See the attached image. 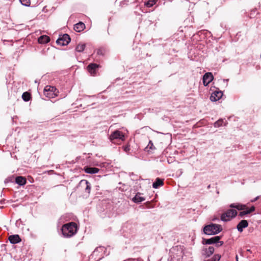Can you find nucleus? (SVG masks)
<instances>
[{
	"mask_svg": "<svg viewBox=\"0 0 261 261\" xmlns=\"http://www.w3.org/2000/svg\"><path fill=\"white\" fill-rule=\"evenodd\" d=\"M77 227L75 223L70 222L63 225L61 231L63 235L65 237H70L73 236L77 231Z\"/></svg>",
	"mask_w": 261,
	"mask_h": 261,
	"instance_id": "f257e3e1",
	"label": "nucleus"
},
{
	"mask_svg": "<svg viewBox=\"0 0 261 261\" xmlns=\"http://www.w3.org/2000/svg\"><path fill=\"white\" fill-rule=\"evenodd\" d=\"M222 230V228L220 225L216 224H211L205 225L203 228V232L207 235L216 234Z\"/></svg>",
	"mask_w": 261,
	"mask_h": 261,
	"instance_id": "f03ea898",
	"label": "nucleus"
},
{
	"mask_svg": "<svg viewBox=\"0 0 261 261\" xmlns=\"http://www.w3.org/2000/svg\"><path fill=\"white\" fill-rule=\"evenodd\" d=\"M58 90L54 86L47 85L44 89V94L48 98H53L58 95Z\"/></svg>",
	"mask_w": 261,
	"mask_h": 261,
	"instance_id": "7ed1b4c3",
	"label": "nucleus"
},
{
	"mask_svg": "<svg viewBox=\"0 0 261 261\" xmlns=\"http://www.w3.org/2000/svg\"><path fill=\"white\" fill-rule=\"evenodd\" d=\"M171 252L173 254V258L176 261H180L182 258L184 252L181 246H176L173 247Z\"/></svg>",
	"mask_w": 261,
	"mask_h": 261,
	"instance_id": "20e7f679",
	"label": "nucleus"
},
{
	"mask_svg": "<svg viewBox=\"0 0 261 261\" xmlns=\"http://www.w3.org/2000/svg\"><path fill=\"white\" fill-rule=\"evenodd\" d=\"M238 214L236 210L229 209L223 213L221 216V219L223 221H227L234 218Z\"/></svg>",
	"mask_w": 261,
	"mask_h": 261,
	"instance_id": "39448f33",
	"label": "nucleus"
},
{
	"mask_svg": "<svg viewBox=\"0 0 261 261\" xmlns=\"http://www.w3.org/2000/svg\"><path fill=\"white\" fill-rule=\"evenodd\" d=\"M110 139L111 142L113 143H116V140L119 139L121 141H124L125 140V137L123 133L118 130H116L113 132L112 134L110 136Z\"/></svg>",
	"mask_w": 261,
	"mask_h": 261,
	"instance_id": "423d86ee",
	"label": "nucleus"
},
{
	"mask_svg": "<svg viewBox=\"0 0 261 261\" xmlns=\"http://www.w3.org/2000/svg\"><path fill=\"white\" fill-rule=\"evenodd\" d=\"M70 41V38L69 36L65 34L60 37L56 41V43L61 46L67 45Z\"/></svg>",
	"mask_w": 261,
	"mask_h": 261,
	"instance_id": "0eeeda50",
	"label": "nucleus"
},
{
	"mask_svg": "<svg viewBox=\"0 0 261 261\" xmlns=\"http://www.w3.org/2000/svg\"><path fill=\"white\" fill-rule=\"evenodd\" d=\"M221 239V237L220 236H215L214 237H212L208 239H204L203 241V243H205L206 244H215L216 243H220V244H218L217 246H221L223 244V241H219V240Z\"/></svg>",
	"mask_w": 261,
	"mask_h": 261,
	"instance_id": "6e6552de",
	"label": "nucleus"
},
{
	"mask_svg": "<svg viewBox=\"0 0 261 261\" xmlns=\"http://www.w3.org/2000/svg\"><path fill=\"white\" fill-rule=\"evenodd\" d=\"M99 67V65L95 63H91L87 67V69L91 75H95Z\"/></svg>",
	"mask_w": 261,
	"mask_h": 261,
	"instance_id": "1a4fd4ad",
	"label": "nucleus"
},
{
	"mask_svg": "<svg viewBox=\"0 0 261 261\" xmlns=\"http://www.w3.org/2000/svg\"><path fill=\"white\" fill-rule=\"evenodd\" d=\"M214 77L212 73L207 72L203 76V84L206 86L210 84L213 80Z\"/></svg>",
	"mask_w": 261,
	"mask_h": 261,
	"instance_id": "9d476101",
	"label": "nucleus"
},
{
	"mask_svg": "<svg viewBox=\"0 0 261 261\" xmlns=\"http://www.w3.org/2000/svg\"><path fill=\"white\" fill-rule=\"evenodd\" d=\"M223 93L221 91H215L212 93L210 96V99L212 101H216L219 100L222 96Z\"/></svg>",
	"mask_w": 261,
	"mask_h": 261,
	"instance_id": "9b49d317",
	"label": "nucleus"
},
{
	"mask_svg": "<svg viewBox=\"0 0 261 261\" xmlns=\"http://www.w3.org/2000/svg\"><path fill=\"white\" fill-rule=\"evenodd\" d=\"M229 207L232 208H236L239 211H243L248 208L245 204H243L240 203H231L229 205Z\"/></svg>",
	"mask_w": 261,
	"mask_h": 261,
	"instance_id": "f8f14e48",
	"label": "nucleus"
},
{
	"mask_svg": "<svg viewBox=\"0 0 261 261\" xmlns=\"http://www.w3.org/2000/svg\"><path fill=\"white\" fill-rule=\"evenodd\" d=\"M248 221L246 220H242L238 224L237 228L239 231L242 232L243 229L248 227Z\"/></svg>",
	"mask_w": 261,
	"mask_h": 261,
	"instance_id": "ddd939ff",
	"label": "nucleus"
},
{
	"mask_svg": "<svg viewBox=\"0 0 261 261\" xmlns=\"http://www.w3.org/2000/svg\"><path fill=\"white\" fill-rule=\"evenodd\" d=\"M8 239L11 243L14 244L21 242V239L18 234L11 235L9 237Z\"/></svg>",
	"mask_w": 261,
	"mask_h": 261,
	"instance_id": "4468645a",
	"label": "nucleus"
},
{
	"mask_svg": "<svg viewBox=\"0 0 261 261\" xmlns=\"http://www.w3.org/2000/svg\"><path fill=\"white\" fill-rule=\"evenodd\" d=\"M141 193L140 192H138L135 197L132 199V200L135 203H140L142 201H143L145 200V198L142 196H141Z\"/></svg>",
	"mask_w": 261,
	"mask_h": 261,
	"instance_id": "2eb2a0df",
	"label": "nucleus"
},
{
	"mask_svg": "<svg viewBox=\"0 0 261 261\" xmlns=\"http://www.w3.org/2000/svg\"><path fill=\"white\" fill-rule=\"evenodd\" d=\"M255 211V207L254 206H251L250 208H247V210H243L239 213V216L241 217H243L244 216L246 215L249 214Z\"/></svg>",
	"mask_w": 261,
	"mask_h": 261,
	"instance_id": "dca6fc26",
	"label": "nucleus"
},
{
	"mask_svg": "<svg viewBox=\"0 0 261 261\" xmlns=\"http://www.w3.org/2000/svg\"><path fill=\"white\" fill-rule=\"evenodd\" d=\"M15 182L19 186H24L27 183V179L25 177L19 176L16 177Z\"/></svg>",
	"mask_w": 261,
	"mask_h": 261,
	"instance_id": "f3484780",
	"label": "nucleus"
},
{
	"mask_svg": "<svg viewBox=\"0 0 261 261\" xmlns=\"http://www.w3.org/2000/svg\"><path fill=\"white\" fill-rule=\"evenodd\" d=\"M84 170L85 172L90 174H94L98 173L99 171V169L95 168V167H85L84 168Z\"/></svg>",
	"mask_w": 261,
	"mask_h": 261,
	"instance_id": "a211bd4d",
	"label": "nucleus"
},
{
	"mask_svg": "<svg viewBox=\"0 0 261 261\" xmlns=\"http://www.w3.org/2000/svg\"><path fill=\"white\" fill-rule=\"evenodd\" d=\"M203 254L205 257L210 256L214 252V248L212 246H210L208 248L205 249L203 250Z\"/></svg>",
	"mask_w": 261,
	"mask_h": 261,
	"instance_id": "6ab92c4d",
	"label": "nucleus"
},
{
	"mask_svg": "<svg viewBox=\"0 0 261 261\" xmlns=\"http://www.w3.org/2000/svg\"><path fill=\"white\" fill-rule=\"evenodd\" d=\"M164 179L160 178H156L155 181L153 183L152 187L154 189H157L159 187L163 186Z\"/></svg>",
	"mask_w": 261,
	"mask_h": 261,
	"instance_id": "aec40b11",
	"label": "nucleus"
},
{
	"mask_svg": "<svg viewBox=\"0 0 261 261\" xmlns=\"http://www.w3.org/2000/svg\"><path fill=\"white\" fill-rule=\"evenodd\" d=\"M50 41V38L46 35H42L38 39V41L40 44L47 43Z\"/></svg>",
	"mask_w": 261,
	"mask_h": 261,
	"instance_id": "412c9836",
	"label": "nucleus"
},
{
	"mask_svg": "<svg viewBox=\"0 0 261 261\" xmlns=\"http://www.w3.org/2000/svg\"><path fill=\"white\" fill-rule=\"evenodd\" d=\"M22 98L25 101H29L31 98V94L28 92H24L22 95Z\"/></svg>",
	"mask_w": 261,
	"mask_h": 261,
	"instance_id": "4be33fe9",
	"label": "nucleus"
},
{
	"mask_svg": "<svg viewBox=\"0 0 261 261\" xmlns=\"http://www.w3.org/2000/svg\"><path fill=\"white\" fill-rule=\"evenodd\" d=\"M74 30L77 32L82 31V22H79L74 25Z\"/></svg>",
	"mask_w": 261,
	"mask_h": 261,
	"instance_id": "5701e85b",
	"label": "nucleus"
},
{
	"mask_svg": "<svg viewBox=\"0 0 261 261\" xmlns=\"http://www.w3.org/2000/svg\"><path fill=\"white\" fill-rule=\"evenodd\" d=\"M223 123H224L223 120L222 119H220L215 122L214 126L215 127H219L220 126H222Z\"/></svg>",
	"mask_w": 261,
	"mask_h": 261,
	"instance_id": "b1692460",
	"label": "nucleus"
},
{
	"mask_svg": "<svg viewBox=\"0 0 261 261\" xmlns=\"http://www.w3.org/2000/svg\"><path fill=\"white\" fill-rule=\"evenodd\" d=\"M156 3L155 0H150L145 3V5L147 7H151Z\"/></svg>",
	"mask_w": 261,
	"mask_h": 261,
	"instance_id": "393cba45",
	"label": "nucleus"
},
{
	"mask_svg": "<svg viewBox=\"0 0 261 261\" xmlns=\"http://www.w3.org/2000/svg\"><path fill=\"white\" fill-rule=\"evenodd\" d=\"M85 182H86V188H85V193H87V196H88L89 195V194H90V185H89V182H88L87 180H85Z\"/></svg>",
	"mask_w": 261,
	"mask_h": 261,
	"instance_id": "a878e982",
	"label": "nucleus"
},
{
	"mask_svg": "<svg viewBox=\"0 0 261 261\" xmlns=\"http://www.w3.org/2000/svg\"><path fill=\"white\" fill-rule=\"evenodd\" d=\"M20 2L25 6H29L31 5V0H20Z\"/></svg>",
	"mask_w": 261,
	"mask_h": 261,
	"instance_id": "bb28decb",
	"label": "nucleus"
},
{
	"mask_svg": "<svg viewBox=\"0 0 261 261\" xmlns=\"http://www.w3.org/2000/svg\"><path fill=\"white\" fill-rule=\"evenodd\" d=\"M221 258V255L219 254H215L211 258L212 261H219Z\"/></svg>",
	"mask_w": 261,
	"mask_h": 261,
	"instance_id": "cd10ccee",
	"label": "nucleus"
},
{
	"mask_svg": "<svg viewBox=\"0 0 261 261\" xmlns=\"http://www.w3.org/2000/svg\"><path fill=\"white\" fill-rule=\"evenodd\" d=\"M105 53V50L104 49L99 48L97 50V54L100 55H104Z\"/></svg>",
	"mask_w": 261,
	"mask_h": 261,
	"instance_id": "c85d7f7f",
	"label": "nucleus"
},
{
	"mask_svg": "<svg viewBox=\"0 0 261 261\" xmlns=\"http://www.w3.org/2000/svg\"><path fill=\"white\" fill-rule=\"evenodd\" d=\"M98 253V249H96L92 253V254L91 255L90 257L92 258L93 257L97 256Z\"/></svg>",
	"mask_w": 261,
	"mask_h": 261,
	"instance_id": "c756f323",
	"label": "nucleus"
},
{
	"mask_svg": "<svg viewBox=\"0 0 261 261\" xmlns=\"http://www.w3.org/2000/svg\"><path fill=\"white\" fill-rule=\"evenodd\" d=\"M75 50H76V52L80 53L82 51V45H81L80 44H79L76 46Z\"/></svg>",
	"mask_w": 261,
	"mask_h": 261,
	"instance_id": "7c9ffc66",
	"label": "nucleus"
},
{
	"mask_svg": "<svg viewBox=\"0 0 261 261\" xmlns=\"http://www.w3.org/2000/svg\"><path fill=\"white\" fill-rule=\"evenodd\" d=\"M123 150L126 152H128L130 150V147L129 145H126L123 147Z\"/></svg>",
	"mask_w": 261,
	"mask_h": 261,
	"instance_id": "2f4dec72",
	"label": "nucleus"
},
{
	"mask_svg": "<svg viewBox=\"0 0 261 261\" xmlns=\"http://www.w3.org/2000/svg\"><path fill=\"white\" fill-rule=\"evenodd\" d=\"M147 147H149L151 149L155 148V147L153 146V143L151 141H149V144H148Z\"/></svg>",
	"mask_w": 261,
	"mask_h": 261,
	"instance_id": "473e14b6",
	"label": "nucleus"
},
{
	"mask_svg": "<svg viewBox=\"0 0 261 261\" xmlns=\"http://www.w3.org/2000/svg\"><path fill=\"white\" fill-rule=\"evenodd\" d=\"M82 25H83V31L85 29V25L83 22L82 23Z\"/></svg>",
	"mask_w": 261,
	"mask_h": 261,
	"instance_id": "72a5a7b5",
	"label": "nucleus"
},
{
	"mask_svg": "<svg viewBox=\"0 0 261 261\" xmlns=\"http://www.w3.org/2000/svg\"><path fill=\"white\" fill-rule=\"evenodd\" d=\"M236 261H239L238 260V255H236Z\"/></svg>",
	"mask_w": 261,
	"mask_h": 261,
	"instance_id": "f704fd0d",
	"label": "nucleus"
},
{
	"mask_svg": "<svg viewBox=\"0 0 261 261\" xmlns=\"http://www.w3.org/2000/svg\"><path fill=\"white\" fill-rule=\"evenodd\" d=\"M257 198H258V197H256V198L254 200H252V201L254 202V201H256Z\"/></svg>",
	"mask_w": 261,
	"mask_h": 261,
	"instance_id": "c9c22d12",
	"label": "nucleus"
},
{
	"mask_svg": "<svg viewBox=\"0 0 261 261\" xmlns=\"http://www.w3.org/2000/svg\"><path fill=\"white\" fill-rule=\"evenodd\" d=\"M82 46H83V50H84V49L85 44H83V45H82Z\"/></svg>",
	"mask_w": 261,
	"mask_h": 261,
	"instance_id": "e433bc0d",
	"label": "nucleus"
},
{
	"mask_svg": "<svg viewBox=\"0 0 261 261\" xmlns=\"http://www.w3.org/2000/svg\"><path fill=\"white\" fill-rule=\"evenodd\" d=\"M150 204V203L149 202H147V203H146V204H147V205H149V204Z\"/></svg>",
	"mask_w": 261,
	"mask_h": 261,
	"instance_id": "4c0bfd02",
	"label": "nucleus"
},
{
	"mask_svg": "<svg viewBox=\"0 0 261 261\" xmlns=\"http://www.w3.org/2000/svg\"><path fill=\"white\" fill-rule=\"evenodd\" d=\"M205 261H212L211 259H207V260H206Z\"/></svg>",
	"mask_w": 261,
	"mask_h": 261,
	"instance_id": "58836bf2",
	"label": "nucleus"
},
{
	"mask_svg": "<svg viewBox=\"0 0 261 261\" xmlns=\"http://www.w3.org/2000/svg\"><path fill=\"white\" fill-rule=\"evenodd\" d=\"M148 207H151V206H150L149 205H147Z\"/></svg>",
	"mask_w": 261,
	"mask_h": 261,
	"instance_id": "ea45409f",
	"label": "nucleus"
}]
</instances>
